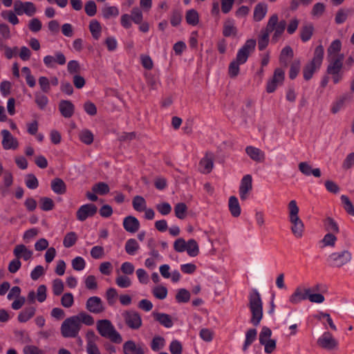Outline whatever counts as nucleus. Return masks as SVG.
Masks as SVG:
<instances>
[{
  "instance_id": "23",
  "label": "nucleus",
  "mask_w": 354,
  "mask_h": 354,
  "mask_svg": "<svg viewBox=\"0 0 354 354\" xmlns=\"http://www.w3.org/2000/svg\"><path fill=\"white\" fill-rule=\"evenodd\" d=\"M59 110L65 118H71L75 111V106L69 100H61L59 104Z\"/></svg>"
},
{
  "instance_id": "14",
  "label": "nucleus",
  "mask_w": 354,
  "mask_h": 354,
  "mask_svg": "<svg viewBox=\"0 0 354 354\" xmlns=\"http://www.w3.org/2000/svg\"><path fill=\"white\" fill-rule=\"evenodd\" d=\"M2 136V146L6 150L16 149L19 147V142L16 138H15L10 132L7 129H3L1 131Z\"/></svg>"
},
{
  "instance_id": "13",
  "label": "nucleus",
  "mask_w": 354,
  "mask_h": 354,
  "mask_svg": "<svg viewBox=\"0 0 354 354\" xmlns=\"http://www.w3.org/2000/svg\"><path fill=\"white\" fill-rule=\"evenodd\" d=\"M318 345L326 350H332L337 347V341L329 332H324L317 339Z\"/></svg>"
},
{
  "instance_id": "55",
  "label": "nucleus",
  "mask_w": 354,
  "mask_h": 354,
  "mask_svg": "<svg viewBox=\"0 0 354 354\" xmlns=\"http://www.w3.org/2000/svg\"><path fill=\"white\" fill-rule=\"evenodd\" d=\"M85 286L88 290H93L97 288V283L94 275H88L84 278Z\"/></svg>"
},
{
  "instance_id": "22",
  "label": "nucleus",
  "mask_w": 354,
  "mask_h": 354,
  "mask_svg": "<svg viewBox=\"0 0 354 354\" xmlns=\"http://www.w3.org/2000/svg\"><path fill=\"white\" fill-rule=\"evenodd\" d=\"M140 224L137 218L133 216H126L123 220L124 230L130 233L136 232L140 228Z\"/></svg>"
},
{
  "instance_id": "51",
  "label": "nucleus",
  "mask_w": 354,
  "mask_h": 354,
  "mask_svg": "<svg viewBox=\"0 0 354 354\" xmlns=\"http://www.w3.org/2000/svg\"><path fill=\"white\" fill-rule=\"evenodd\" d=\"M92 190L94 193L104 195L109 192L110 189L106 183L100 182L95 184L92 187Z\"/></svg>"
},
{
  "instance_id": "17",
  "label": "nucleus",
  "mask_w": 354,
  "mask_h": 354,
  "mask_svg": "<svg viewBox=\"0 0 354 354\" xmlns=\"http://www.w3.org/2000/svg\"><path fill=\"white\" fill-rule=\"evenodd\" d=\"M13 254L15 258L27 261L32 259L33 252L24 244L17 245L13 250Z\"/></svg>"
},
{
  "instance_id": "19",
  "label": "nucleus",
  "mask_w": 354,
  "mask_h": 354,
  "mask_svg": "<svg viewBox=\"0 0 354 354\" xmlns=\"http://www.w3.org/2000/svg\"><path fill=\"white\" fill-rule=\"evenodd\" d=\"M122 351L124 354H145V353L142 345H137L133 340H128L123 344Z\"/></svg>"
},
{
  "instance_id": "32",
  "label": "nucleus",
  "mask_w": 354,
  "mask_h": 354,
  "mask_svg": "<svg viewBox=\"0 0 354 354\" xmlns=\"http://www.w3.org/2000/svg\"><path fill=\"white\" fill-rule=\"evenodd\" d=\"M89 30L95 39H99L102 33V26L96 19H93L89 23Z\"/></svg>"
},
{
  "instance_id": "9",
  "label": "nucleus",
  "mask_w": 354,
  "mask_h": 354,
  "mask_svg": "<svg viewBox=\"0 0 354 354\" xmlns=\"http://www.w3.org/2000/svg\"><path fill=\"white\" fill-rule=\"evenodd\" d=\"M13 9L19 16L26 15L32 17L37 12L35 5L30 1L17 0L14 2Z\"/></svg>"
},
{
  "instance_id": "8",
  "label": "nucleus",
  "mask_w": 354,
  "mask_h": 354,
  "mask_svg": "<svg viewBox=\"0 0 354 354\" xmlns=\"http://www.w3.org/2000/svg\"><path fill=\"white\" fill-rule=\"evenodd\" d=\"M127 326L131 330H138L142 324L140 315L135 310H125L122 313Z\"/></svg>"
},
{
  "instance_id": "4",
  "label": "nucleus",
  "mask_w": 354,
  "mask_h": 354,
  "mask_svg": "<svg viewBox=\"0 0 354 354\" xmlns=\"http://www.w3.org/2000/svg\"><path fill=\"white\" fill-rule=\"evenodd\" d=\"M249 308L252 313L251 323L257 326L263 317V302L259 292L256 289L250 293Z\"/></svg>"
},
{
  "instance_id": "42",
  "label": "nucleus",
  "mask_w": 354,
  "mask_h": 354,
  "mask_svg": "<svg viewBox=\"0 0 354 354\" xmlns=\"http://www.w3.org/2000/svg\"><path fill=\"white\" fill-rule=\"evenodd\" d=\"M270 32L262 30L258 39V47L260 50L265 49L268 45Z\"/></svg>"
},
{
  "instance_id": "53",
  "label": "nucleus",
  "mask_w": 354,
  "mask_h": 354,
  "mask_svg": "<svg viewBox=\"0 0 354 354\" xmlns=\"http://www.w3.org/2000/svg\"><path fill=\"white\" fill-rule=\"evenodd\" d=\"M86 261L82 257H76L72 260L71 265L73 268L76 271H82L86 267Z\"/></svg>"
},
{
  "instance_id": "28",
  "label": "nucleus",
  "mask_w": 354,
  "mask_h": 354,
  "mask_svg": "<svg viewBox=\"0 0 354 354\" xmlns=\"http://www.w3.org/2000/svg\"><path fill=\"white\" fill-rule=\"evenodd\" d=\"M237 34V28L233 19H227L223 24V35L225 37H235Z\"/></svg>"
},
{
  "instance_id": "63",
  "label": "nucleus",
  "mask_w": 354,
  "mask_h": 354,
  "mask_svg": "<svg viewBox=\"0 0 354 354\" xmlns=\"http://www.w3.org/2000/svg\"><path fill=\"white\" fill-rule=\"evenodd\" d=\"M47 288L45 285H40L37 289L36 298L39 303L44 302L47 297Z\"/></svg>"
},
{
  "instance_id": "12",
  "label": "nucleus",
  "mask_w": 354,
  "mask_h": 354,
  "mask_svg": "<svg viewBox=\"0 0 354 354\" xmlns=\"http://www.w3.org/2000/svg\"><path fill=\"white\" fill-rule=\"evenodd\" d=\"M97 211V207L93 203L81 205L77 211L76 216L79 221H84L89 217L93 216Z\"/></svg>"
},
{
  "instance_id": "24",
  "label": "nucleus",
  "mask_w": 354,
  "mask_h": 354,
  "mask_svg": "<svg viewBox=\"0 0 354 354\" xmlns=\"http://www.w3.org/2000/svg\"><path fill=\"white\" fill-rule=\"evenodd\" d=\"M247 155L254 161L262 162L265 159V153L259 148L248 146L245 148Z\"/></svg>"
},
{
  "instance_id": "34",
  "label": "nucleus",
  "mask_w": 354,
  "mask_h": 354,
  "mask_svg": "<svg viewBox=\"0 0 354 354\" xmlns=\"http://www.w3.org/2000/svg\"><path fill=\"white\" fill-rule=\"evenodd\" d=\"M229 209L232 215L238 217L241 214V207L239 201L235 196H230L229 198Z\"/></svg>"
},
{
  "instance_id": "38",
  "label": "nucleus",
  "mask_w": 354,
  "mask_h": 354,
  "mask_svg": "<svg viewBox=\"0 0 354 354\" xmlns=\"http://www.w3.org/2000/svg\"><path fill=\"white\" fill-rule=\"evenodd\" d=\"M346 99L347 95L345 94L340 96L335 101H334L331 104V112L335 114L341 111L344 106Z\"/></svg>"
},
{
  "instance_id": "3",
  "label": "nucleus",
  "mask_w": 354,
  "mask_h": 354,
  "mask_svg": "<svg viewBox=\"0 0 354 354\" xmlns=\"http://www.w3.org/2000/svg\"><path fill=\"white\" fill-rule=\"evenodd\" d=\"M299 209L295 200L288 204V218L291 223V231L296 238H301L304 234V224L299 216Z\"/></svg>"
},
{
  "instance_id": "36",
  "label": "nucleus",
  "mask_w": 354,
  "mask_h": 354,
  "mask_svg": "<svg viewBox=\"0 0 354 354\" xmlns=\"http://www.w3.org/2000/svg\"><path fill=\"white\" fill-rule=\"evenodd\" d=\"M185 19L189 25L195 26L199 22V15L198 12L194 9H190L187 11Z\"/></svg>"
},
{
  "instance_id": "25",
  "label": "nucleus",
  "mask_w": 354,
  "mask_h": 354,
  "mask_svg": "<svg viewBox=\"0 0 354 354\" xmlns=\"http://www.w3.org/2000/svg\"><path fill=\"white\" fill-rule=\"evenodd\" d=\"M299 171L306 176L313 175L315 177L321 176V171L319 168L313 169L311 165L307 162H301L298 165Z\"/></svg>"
},
{
  "instance_id": "7",
  "label": "nucleus",
  "mask_w": 354,
  "mask_h": 354,
  "mask_svg": "<svg viewBox=\"0 0 354 354\" xmlns=\"http://www.w3.org/2000/svg\"><path fill=\"white\" fill-rule=\"evenodd\" d=\"M352 259V254L348 250L333 252L327 258V262L332 267H342L348 263Z\"/></svg>"
},
{
  "instance_id": "49",
  "label": "nucleus",
  "mask_w": 354,
  "mask_h": 354,
  "mask_svg": "<svg viewBox=\"0 0 354 354\" xmlns=\"http://www.w3.org/2000/svg\"><path fill=\"white\" fill-rule=\"evenodd\" d=\"M187 207L184 203H178L174 207L176 216L179 219H183L186 216Z\"/></svg>"
},
{
  "instance_id": "57",
  "label": "nucleus",
  "mask_w": 354,
  "mask_h": 354,
  "mask_svg": "<svg viewBox=\"0 0 354 354\" xmlns=\"http://www.w3.org/2000/svg\"><path fill=\"white\" fill-rule=\"evenodd\" d=\"M38 83L41 91L44 93H48L50 91V82L48 77L45 76L39 77Z\"/></svg>"
},
{
  "instance_id": "2",
  "label": "nucleus",
  "mask_w": 354,
  "mask_h": 354,
  "mask_svg": "<svg viewBox=\"0 0 354 354\" xmlns=\"http://www.w3.org/2000/svg\"><path fill=\"white\" fill-rule=\"evenodd\" d=\"M96 329L102 337L109 339L115 344H120L122 342V335L109 319L97 320L96 322Z\"/></svg>"
},
{
  "instance_id": "52",
  "label": "nucleus",
  "mask_w": 354,
  "mask_h": 354,
  "mask_svg": "<svg viewBox=\"0 0 354 354\" xmlns=\"http://www.w3.org/2000/svg\"><path fill=\"white\" fill-rule=\"evenodd\" d=\"M190 299L189 292L185 289H179L176 295V299L178 303H186L189 301Z\"/></svg>"
},
{
  "instance_id": "35",
  "label": "nucleus",
  "mask_w": 354,
  "mask_h": 354,
  "mask_svg": "<svg viewBox=\"0 0 354 354\" xmlns=\"http://www.w3.org/2000/svg\"><path fill=\"white\" fill-rule=\"evenodd\" d=\"M132 205L136 211L141 212L147 208V202L142 196L137 195L133 198Z\"/></svg>"
},
{
  "instance_id": "31",
  "label": "nucleus",
  "mask_w": 354,
  "mask_h": 354,
  "mask_svg": "<svg viewBox=\"0 0 354 354\" xmlns=\"http://www.w3.org/2000/svg\"><path fill=\"white\" fill-rule=\"evenodd\" d=\"M36 308L35 307H28L21 311L18 315L19 322L25 323L30 319L35 314Z\"/></svg>"
},
{
  "instance_id": "43",
  "label": "nucleus",
  "mask_w": 354,
  "mask_h": 354,
  "mask_svg": "<svg viewBox=\"0 0 354 354\" xmlns=\"http://www.w3.org/2000/svg\"><path fill=\"white\" fill-rule=\"evenodd\" d=\"M293 57V50L291 47L289 46H285L280 54L279 60L280 62L287 65L288 61L289 59Z\"/></svg>"
},
{
  "instance_id": "48",
  "label": "nucleus",
  "mask_w": 354,
  "mask_h": 354,
  "mask_svg": "<svg viewBox=\"0 0 354 354\" xmlns=\"http://www.w3.org/2000/svg\"><path fill=\"white\" fill-rule=\"evenodd\" d=\"M77 236L75 232H70L67 233L63 240V245L65 248H68L72 247L76 243Z\"/></svg>"
},
{
  "instance_id": "20",
  "label": "nucleus",
  "mask_w": 354,
  "mask_h": 354,
  "mask_svg": "<svg viewBox=\"0 0 354 354\" xmlns=\"http://www.w3.org/2000/svg\"><path fill=\"white\" fill-rule=\"evenodd\" d=\"M214 167V155L207 153L199 162V170L203 174H209Z\"/></svg>"
},
{
  "instance_id": "50",
  "label": "nucleus",
  "mask_w": 354,
  "mask_h": 354,
  "mask_svg": "<svg viewBox=\"0 0 354 354\" xmlns=\"http://www.w3.org/2000/svg\"><path fill=\"white\" fill-rule=\"evenodd\" d=\"M115 283L121 288H127L131 286V279L126 275H119L115 279Z\"/></svg>"
},
{
  "instance_id": "29",
  "label": "nucleus",
  "mask_w": 354,
  "mask_h": 354,
  "mask_svg": "<svg viewBox=\"0 0 354 354\" xmlns=\"http://www.w3.org/2000/svg\"><path fill=\"white\" fill-rule=\"evenodd\" d=\"M140 248V244L135 239H129L125 243L124 250L129 255H136Z\"/></svg>"
},
{
  "instance_id": "60",
  "label": "nucleus",
  "mask_w": 354,
  "mask_h": 354,
  "mask_svg": "<svg viewBox=\"0 0 354 354\" xmlns=\"http://www.w3.org/2000/svg\"><path fill=\"white\" fill-rule=\"evenodd\" d=\"M80 138L84 143L90 145L93 141V135L89 130L84 129L80 132Z\"/></svg>"
},
{
  "instance_id": "37",
  "label": "nucleus",
  "mask_w": 354,
  "mask_h": 354,
  "mask_svg": "<svg viewBox=\"0 0 354 354\" xmlns=\"http://www.w3.org/2000/svg\"><path fill=\"white\" fill-rule=\"evenodd\" d=\"M186 252L191 257H195L199 254L198 244L194 239L187 241Z\"/></svg>"
},
{
  "instance_id": "61",
  "label": "nucleus",
  "mask_w": 354,
  "mask_h": 354,
  "mask_svg": "<svg viewBox=\"0 0 354 354\" xmlns=\"http://www.w3.org/2000/svg\"><path fill=\"white\" fill-rule=\"evenodd\" d=\"M74 303V297L72 293H64L61 299V304L64 308H70Z\"/></svg>"
},
{
  "instance_id": "59",
  "label": "nucleus",
  "mask_w": 354,
  "mask_h": 354,
  "mask_svg": "<svg viewBox=\"0 0 354 354\" xmlns=\"http://www.w3.org/2000/svg\"><path fill=\"white\" fill-rule=\"evenodd\" d=\"M133 21L136 24H140L143 19V15L141 10L138 7H134L131 10V15H130Z\"/></svg>"
},
{
  "instance_id": "58",
  "label": "nucleus",
  "mask_w": 354,
  "mask_h": 354,
  "mask_svg": "<svg viewBox=\"0 0 354 354\" xmlns=\"http://www.w3.org/2000/svg\"><path fill=\"white\" fill-rule=\"evenodd\" d=\"M90 254L93 259H100L104 256V249L102 246L95 245L91 249Z\"/></svg>"
},
{
  "instance_id": "40",
  "label": "nucleus",
  "mask_w": 354,
  "mask_h": 354,
  "mask_svg": "<svg viewBox=\"0 0 354 354\" xmlns=\"http://www.w3.org/2000/svg\"><path fill=\"white\" fill-rule=\"evenodd\" d=\"M316 288H309L308 300L312 303L322 304L324 301V296L320 293H315Z\"/></svg>"
},
{
  "instance_id": "30",
  "label": "nucleus",
  "mask_w": 354,
  "mask_h": 354,
  "mask_svg": "<svg viewBox=\"0 0 354 354\" xmlns=\"http://www.w3.org/2000/svg\"><path fill=\"white\" fill-rule=\"evenodd\" d=\"M51 189L57 194H63L66 191L65 183L61 178H56L51 181Z\"/></svg>"
},
{
  "instance_id": "16",
  "label": "nucleus",
  "mask_w": 354,
  "mask_h": 354,
  "mask_svg": "<svg viewBox=\"0 0 354 354\" xmlns=\"http://www.w3.org/2000/svg\"><path fill=\"white\" fill-rule=\"evenodd\" d=\"M66 59L65 55L62 52H56L55 56L46 55L44 57V63L48 68H54L55 64L57 63L59 65L66 64Z\"/></svg>"
},
{
  "instance_id": "45",
  "label": "nucleus",
  "mask_w": 354,
  "mask_h": 354,
  "mask_svg": "<svg viewBox=\"0 0 354 354\" xmlns=\"http://www.w3.org/2000/svg\"><path fill=\"white\" fill-rule=\"evenodd\" d=\"M119 14V9L116 6H106L102 9V15L105 19L116 17Z\"/></svg>"
},
{
  "instance_id": "41",
  "label": "nucleus",
  "mask_w": 354,
  "mask_h": 354,
  "mask_svg": "<svg viewBox=\"0 0 354 354\" xmlns=\"http://www.w3.org/2000/svg\"><path fill=\"white\" fill-rule=\"evenodd\" d=\"M165 346V339L159 335L155 336L151 343V348L152 351L157 352L163 348Z\"/></svg>"
},
{
  "instance_id": "39",
  "label": "nucleus",
  "mask_w": 354,
  "mask_h": 354,
  "mask_svg": "<svg viewBox=\"0 0 354 354\" xmlns=\"http://www.w3.org/2000/svg\"><path fill=\"white\" fill-rule=\"evenodd\" d=\"M35 101L37 106L41 110L46 108L49 102L48 97L39 91L35 93Z\"/></svg>"
},
{
  "instance_id": "5",
  "label": "nucleus",
  "mask_w": 354,
  "mask_h": 354,
  "mask_svg": "<svg viewBox=\"0 0 354 354\" xmlns=\"http://www.w3.org/2000/svg\"><path fill=\"white\" fill-rule=\"evenodd\" d=\"M324 55V49L322 45L317 46L314 51L313 57L304 68V78L309 80L313 74L319 69L322 66Z\"/></svg>"
},
{
  "instance_id": "47",
  "label": "nucleus",
  "mask_w": 354,
  "mask_h": 354,
  "mask_svg": "<svg viewBox=\"0 0 354 354\" xmlns=\"http://www.w3.org/2000/svg\"><path fill=\"white\" fill-rule=\"evenodd\" d=\"M152 293L156 298L162 300L167 297L168 290L163 286H157L152 289Z\"/></svg>"
},
{
  "instance_id": "62",
  "label": "nucleus",
  "mask_w": 354,
  "mask_h": 354,
  "mask_svg": "<svg viewBox=\"0 0 354 354\" xmlns=\"http://www.w3.org/2000/svg\"><path fill=\"white\" fill-rule=\"evenodd\" d=\"M64 287V283L60 279L53 281V292L55 295H60L63 292Z\"/></svg>"
},
{
  "instance_id": "44",
  "label": "nucleus",
  "mask_w": 354,
  "mask_h": 354,
  "mask_svg": "<svg viewBox=\"0 0 354 354\" xmlns=\"http://www.w3.org/2000/svg\"><path fill=\"white\" fill-rule=\"evenodd\" d=\"M286 27V22L284 20H282L279 22L277 26L274 28V35H272V41L273 42H277L279 37L281 36L282 33L285 30Z\"/></svg>"
},
{
  "instance_id": "11",
  "label": "nucleus",
  "mask_w": 354,
  "mask_h": 354,
  "mask_svg": "<svg viewBox=\"0 0 354 354\" xmlns=\"http://www.w3.org/2000/svg\"><path fill=\"white\" fill-rule=\"evenodd\" d=\"M285 72L280 68L274 70L272 77L268 80L266 84V91L268 93L274 92L277 88L281 85L284 81Z\"/></svg>"
},
{
  "instance_id": "56",
  "label": "nucleus",
  "mask_w": 354,
  "mask_h": 354,
  "mask_svg": "<svg viewBox=\"0 0 354 354\" xmlns=\"http://www.w3.org/2000/svg\"><path fill=\"white\" fill-rule=\"evenodd\" d=\"M313 25H307L303 27L301 31V39L303 41L306 42L308 41L313 35Z\"/></svg>"
},
{
  "instance_id": "18",
  "label": "nucleus",
  "mask_w": 354,
  "mask_h": 354,
  "mask_svg": "<svg viewBox=\"0 0 354 354\" xmlns=\"http://www.w3.org/2000/svg\"><path fill=\"white\" fill-rule=\"evenodd\" d=\"M252 176L249 174L243 177L239 187V195L241 200H245L248 198V193L252 188Z\"/></svg>"
},
{
  "instance_id": "15",
  "label": "nucleus",
  "mask_w": 354,
  "mask_h": 354,
  "mask_svg": "<svg viewBox=\"0 0 354 354\" xmlns=\"http://www.w3.org/2000/svg\"><path fill=\"white\" fill-rule=\"evenodd\" d=\"M86 308L90 313L98 314L104 310V306L102 299L97 296L89 297L86 302Z\"/></svg>"
},
{
  "instance_id": "64",
  "label": "nucleus",
  "mask_w": 354,
  "mask_h": 354,
  "mask_svg": "<svg viewBox=\"0 0 354 354\" xmlns=\"http://www.w3.org/2000/svg\"><path fill=\"white\" fill-rule=\"evenodd\" d=\"M342 203L344 204V209L351 215L354 216V207L349 200L348 197L346 195L341 196Z\"/></svg>"
},
{
  "instance_id": "27",
  "label": "nucleus",
  "mask_w": 354,
  "mask_h": 354,
  "mask_svg": "<svg viewBox=\"0 0 354 354\" xmlns=\"http://www.w3.org/2000/svg\"><path fill=\"white\" fill-rule=\"evenodd\" d=\"M268 12V5L265 3H259L254 9L253 19L255 21H261Z\"/></svg>"
},
{
  "instance_id": "6",
  "label": "nucleus",
  "mask_w": 354,
  "mask_h": 354,
  "mask_svg": "<svg viewBox=\"0 0 354 354\" xmlns=\"http://www.w3.org/2000/svg\"><path fill=\"white\" fill-rule=\"evenodd\" d=\"M344 59V55L328 58L329 64L327 68V73L331 76L334 84H338L343 77L342 67Z\"/></svg>"
},
{
  "instance_id": "46",
  "label": "nucleus",
  "mask_w": 354,
  "mask_h": 354,
  "mask_svg": "<svg viewBox=\"0 0 354 354\" xmlns=\"http://www.w3.org/2000/svg\"><path fill=\"white\" fill-rule=\"evenodd\" d=\"M1 17L7 19L12 25H17L19 24V20L17 17V14L15 13V10H4L1 12Z\"/></svg>"
},
{
  "instance_id": "26",
  "label": "nucleus",
  "mask_w": 354,
  "mask_h": 354,
  "mask_svg": "<svg viewBox=\"0 0 354 354\" xmlns=\"http://www.w3.org/2000/svg\"><path fill=\"white\" fill-rule=\"evenodd\" d=\"M153 317L162 326L167 328H171L174 326L173 320L171 316L166 313H153Z\"/></svg>"
},
{
  "instance_id": "54",
  "label": "nucleus",
  "mask_w": 354,
  "mask_h": 354,
  "mask_svg": "<svg viewBox=\"0 0 354 354\" xmlns=\"http://www.w3.org/2000/svg\"><path fill=\"white\" fill-rule=\"evenodd\" d=\"M156 208L158 212L163 216L168 215L171 213L172 207L171 205L167 202H163L158 203L156 205Z\"/></svg>"
},
{
  "instance_id": "10",
  "label": "nucleus",
  "mask_w": 354,
  "mask_h": 354,
  "mask_svg": "<svg viewBox=\"0 0 354 354\" xmlns=\"http://www.w3.org/2000/svg\"><path fill=\"white\" fill-rule=\"evenodd\" d=\"M257 41L254 39H248L244 45L238 50L235 61L239 64H245L250 54L255 49Z\"/></svg>"
},
{
  "instance_id": "1",
  "label": "nucleus",
  "mask_w": 354,
  "mask_h": 354,
  "mask_svg": "<svg viewBox=\"0 0 354 354\" xmlns=\"http://www.w3.org/2000/svg\"><path fill=\"white\" fill-rule=\"evenodd\" d=\"M94 324L93 317L85 312H81L76 315L66 318L62 324L60 330L65 338H72L78 336L82 324L92 326Z\"/></svg>"
},
{
  "instance_id": "21",
  "label": "nucleus",
  "mask_w": 354,
  "mask_h": 354,
  "mask_svg": "<svg viewBox=\"0 0 354 354\" xmlns=\"http://www.w3.org/2000/svg\"><path fill=\"white\" fill-rule=\"evenodd\" d=\"M308 294L309 288H302L299 287L296 288L293 294L290 297L289 301L294 304H299L304 300L308 299Z\"/></svg>"
},
{
  "instance_id": "33",
  "label": "nucleus",
  "mask_w": 354,
  "mask_h": 354,
  "mask_svg": "<svg viewBox=\"0 0 354 354\" xmlns=\"http://www.w3.org/2000/svg\"><path fill=\"white\" fill-rule=\"evenodd\" d=\"M342 48V43L339 39L334 40L328 48V58H332L342 55L339 51Z\"/></svg>"
}]
</instances>
